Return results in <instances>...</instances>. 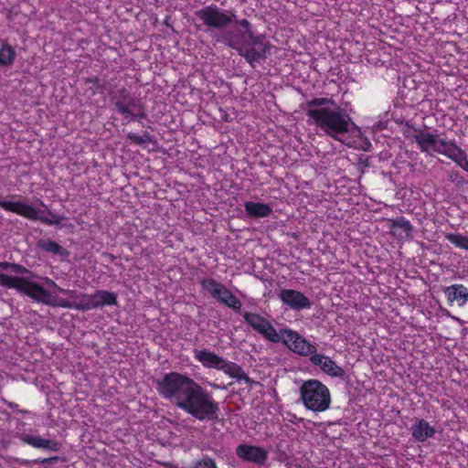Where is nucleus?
<instances>
[{
    "label": "nucleus",
    "mask_w": 468,
    "mask_h": 468,
    "mask_svg": "<svg viewBox=\"0 0 468 468\" xmlns=\"http://www.w3.org/2000/svg\"><path fill=\"white\" fill-rule=\"evenodd\" d=\"M159 395L199 421L218 422L219 405L212 394L186 374L171 371L157 380Z\"/></svg>",
    "instance_id": "f257e3e1"
},
{
    "label": "nucleus",
    "mask_w": 468,
    "mask_h": 468,
    "mask_svg": "<svg viewBox=\"0 0 468 468\" xmlns=\"http://www.w3.org/2000/svg\"><path fill=\"white\" fill-rule=\"evenodd\" d=\"M305 114L317 128L335 140H339V135L349 133L353 124L346 110L328 97H316L307 101Z\"/></svg>",
    "instance_id": "f03ea898"
},
{
    "label": "nucleus",
    "mask_w": 468,
    "mask_h": 468,
    "mask_svg": "<svg viewBox=\"0 0 468 468\" xmlns=\"http://www.w3.org/2000/svg\"><path fill=\"white\" fill-rule=\"evenodd\" d=\"M4 271H11L19 274L30 273L31 271L25 266L16 262L0 261V286L6 289H15L37 303L47 305L53 304L50 292L39 283L29 281L26 277L5 274Z\"/></svg>",
    "instance_id": "7ed1b4c3"
},
{
    "label": "nucleus",
    "mask_w": 468,
    "mask_h": 468,
    "mask_svg": "<svg viewBox=\"0 0 468 468\" xmlns=\"http://www.w3.org/2000/svg\"><path fill=\"white\" fill-rule=\"evenodd\" d=\"M415 134L413 139L421 153L430 154L431 150L442 154L454 162L460 168L468 173V156L455 141H447L437 133L426 132L423 129L412 127Z\"/></svg>",
    "instance_id": "20e7f679"
},
{
    "label": "nucleus",
    "mask_w": 468,
    "mask_h": 468,
    "mask_svg": "<svg viewBox=\"0 0 468 468\" xmlns=\"http://www.w3.org/2000/svg\"><path fill=\"white\" fill-rule=\"evenodd\" d=\"M196 16L208 27L221 29L227 27L234 20L244 29V34L253 44L261 45V37L255 36L250 22L244 18L236 20V14L229 10L220 9L215 5H207L195 12Z\"/></svg>",
    "instance_id": "39448f33"
},
{
    "label": "nucleus",
    "mask_w": 468,
    "mask_h": 468,
    "mask_svg": "<svg viewBox=\"0 0 468 468\" xmlns=\"http://www.w3.org/2000/svg\"><path fill=\"white\" fill-rule=\"evenodd\" d=\"M299 399L305 410L322 413L331 408L332 396L329 388L314 378L303 380L299 387Z\"/></svg>",
    "instance_id": "423d86ee"
},
{
    "label": "nucleus",
    "mask_w": 468,
    "mask_h": 468,
    "mask_svg": "<svg viewBox=\"0 0 468 468\" xmlns=\"http://www.w3.org/2000/svg\"><path fill=\"white\" fill-rule=\"evenodd\" d=\"M111 102L117 113L128 122H141L147 118L144 104L126 88L122 87L110 93Z\"/></svg>",
    "instance_id": "0eeeda50"
},
{
    "label": "nucleus",
    "mask_w": 468,
    "mask_h": 468,
    "mask_svg": "<svg viewBox=\"0 0 468 468\" xmlns=\"http://www.w3.org/2000/svg\"><path fill=\"white\" fill-rule=\"evenodd\" d=\"M0 207L5 211L12 212L21 216L27 219L33 221H40L48 226H58L65 219L63 216L48 210V215L44 216L43 212L29 204L21 201L0 200Z\"/></svg>",
    "instance_id": "6e6552de"
},
{
    "label": "nucleus",
    "mask_w": 468,
    "mask_h": 468,
    "mask_svg": "<svg viewBox=\"0 0 468 468\" xmlns=\"http://www.w3.org/2000/svg\"><path fill=\"white\" fill-rule=\"evenodd\" d=\"M283 333L285 334V338L282 344L293 353L301 356H309L310 358L317 351L315 345L310 343L298 332L285 329Z\"/></svg>",
    "instance_id": "1a4fd4ad"
},
{
    "label": "nucleus",
    "mask_w": 468,
    "mask_h": 468,
    "mask_svg": "<svg viewBox=\"0 0 468 468\" xmlns=\"http://www.w3.org/2000/svg\"><path fill=\"white\" fill-rule=\"evenodd\" d=\"M235 453L240 461L258 466L264 465L269 457V452L264 447L246 443L238 445Z\"/></svg>",
    "instance_id": "9d476101"
},
{
    "label": "nucleus",
    "mask_w": 468,
    "mask_h": 468,
    "mask_svg": "<svg viewBox=\"0 0 468 468\" xmlns=\"http://www.w3.org/2000/svg\"><path fill=\"white\" fill-rule=\"evenodd\" d=\"M88 301L84 305L77 306L80 311H89L97 309L103 306H116L118 305V295L106 290H96L91 295H85Z\"/></svg>",
    "instance_id": "9b49d317"
},
{
    "label": "nucleus",
    "mask_w": 468,
    "mask_h": 468,
    "mask_svg": "<svg viewBox=\"0 0 468 468\" xmlns=\"http://www.w3.org/2000/svg\"><path fill=\"white\" fill-rule=\"evenodd\" d=\"M279 299L282 304L292 310L301 311L312 307L311 300L302 292L293 289H282L278 293Z\"/></svg>",
    "instance_id": "f8f14e48"
},
{
    "label": "nucleus",
    "mask_w": 468,
    "mask_h": 468,
    "mask_svg": "<svg viewBox=\"0 0 468 468\" xmlns=\"http://www.w3.org/2000/svg\"><path fill=\"white\" fill-rule=\"evenodd\" d=\"M310 362L318 367L322 372L331 378H343L346 375L344 368L338 366L331 357L315 352L310 357Z\"/></svg>",
    "instance_id": "ddd939ff"
},
{
    "label": "nucleus",
    "mask_w": 468,
    "mask_h": 468,
    "mask_svg": "<svg viewBox=\"0 0 468 468\" xmlns=\"http://www.w3.org/2000/svg\"><path fill=\"white\" fill-rule=\"evenodd\" d=\"M443 293L450 306L456 303L459 307H463L468 303V288L462 283L444 287Z\"/></svg>",
    "instance_id": "4468645a"
},
{
    "label": "nucleus",
    "mask_w": 468,
    "mask_h": 468,
    "mask_svg": "<svg viewBox=\"0 0 468 468\" xmlns=\"http://www.w3.org/2000/svg\"><path fill=\"white\" fill-rule=\"evenodd\" d=\"M410 433L412 438L417 442H424L432 438L436 433L434 426L431 425L424 419H418L410 427Z\"/></svg>",
    "instance_id": "2eb2a0df"
},
{
    "label": "nucleus",
    "mask_w": 468,
    "mask_h": 468,
    "mask_svg": "<svg viewBox=\"0 0 468 468\" xmlns=\"http://www.w3.org/2000/svg\"><path fill=\"white\" fill-rule=\"evenodd\" d=\"M239 53L242 56L252 67L254 63L259 62L266 58V46L261 40V44H253L252 46L247 45L239 48Z\"/></svg>",
    "instance_id": "dca6fc26"
},
{
    "label": "nucleus",
    "mask_w": 468,
    "mask_h": 468,
    "mask_svg": "<svg viewBox=\"0 0 468 468\" xmlns=\"http://www.w3.org/2000/svg\"><path fill=\"white\" fill-rule=\"evenodd\" d=\"M20 440L25 444L30 445L36 449H47L51 452H58L61 447V444L55 440L43 439L38 436L23 434L20 436Z\"/></svg>",
    "instance_id": "f3484780"
},
{
    "label": "nucleus",
    "mask_w": 468,
    "mask_h": 468,
    "mask_svg": "<svg viewBox=\"0 0 468 468\" xmlns=\"http://www.w3.org/2000/svg\"><path fill=\"white\" fill-rule=\"evenodd\" d=\"M194 356L207 368L219 370L221 364L224 363L223 357L207 349L196 350Z\"/></svg>",
    "instance_id": "a211bd4d"
},
{
    "label": "nucleus",
    "mask_w": 468,
    "mask_h": 468,
    "mask_svg": "<svg viewBox=\"0 0 468 468\" xmlns=\"http://www.w3.org/2000/svg\"><path fill=\"white\" fill-rule=\"evenodd\" d=\"M390 234L398 239H408L411 235L412 226L405 218L388 219Z\"/></svg>",
    "instance_id": "6ab92c4d"
},
{
    "label": "nucleus",
    "mask_w": 468,
    "mask_h": 468,
    "mask_svg": "<svg viewBox=\"0 0 468 468\" xmlns=\"http://www.w3.org/2000/svg\"><path fill=\"white\" fill-rule=\"evenodd\" d=\"M244 208L247 216L251 218H268L272 213L271 207L261 202L246 201Z\"/></svg>",
    "instance_id": "aec40b11"
},
{
    "label": "nucleus",
    "mask_w": 468,
    "mask_h": 468,
    "mask_svg": "<svg viewBox=\"0 0 468 468\" xmlns=\"http://www.w3.org/2000/svg\"><path fill=\"white\" fill-rule=\"evenodd\" d=\"M219 370L237 380H245L246 382L250 381V378L243 368L234 362L224 359V363L221 364Z\"/></svg>",
    "instance_id": "412c9836"
},
{
    "label": "nucleus",
    "mask_w": 468,
    "mask_h": 468,
    "mask_svg": "<svg viewBox=\"0 0 468 468\" xmlns=\"http://www.w3.org/2000/svg\"><path fill=\"white\" fill-rule=\"evenodd\" d=\"M16 57L15 48L6 40L0 43V68H7L13 65Z\"/></svg>",
    "instance_id": "4be33fe9"
},
{
    "label": "nucleus",
    "mask_w": 468,
    "mask_h": 468,
    "mask_svg": "<svg viewBox=\"0 0 468 468\" xmlns=\"http://www.w3.org/2000/svg\"><path fill=\"white\" fill-rule=\"evenodd\" d=\"M286 328L281 329L279 332L275 329V327L271 324L270 321H268L267 324L264 326L262 331L260 333L266 340L271 343H283L285 338V334L283 331Z\"/></svg>",
    "instance_id": "5701e85b"
},
{
    "label": "nucleus",
    "mask_w": 468,
    "mask_h": 468,
    "mask_svg": "<svg viewBox=\"0 0 468 468\" xmlns=\"http://www.w3.org/2000/svg\"><path fill=\"white\" fill-rule=\"evenodd\" d=\"M244 321L257 333H261L264 326L267 324L268 320L264 318L262 315L251 313L245 312L243 314Z\"/></svg>",
    "instance_id": "b1692460"
},
{
    "label": "nucleus",
    "mask_w": 468,
    "mask_h": 468,
    "mask_svg": "<svg viewBox=\"0 0 468 468\" xmlns=\"http://www.w3.org/2000/svg\"><path fill=\"white\" fill-rule=\"evenodd\" d=\"M201 288L207 292L212 298H216L218 292H220V288L222 287L223 283L220 282H218L217 280L207 277L203 278L200 281Z\"/></svg>",
    "instance_id": "393cba45"
},
{
    "label": "nucleus",
    "mask_w": 468,
    "mask_h": 468,
    "mask_svg": "<svg viewBox=\"0 0 468 468\" xmlns=\"http://www.w3.org/2000/svg\"><path fill=\"white\" fill-rule=\"evenodd\" d=\"M38 246L45 251L51 252L55 255H58V256L68 255L67 250H65L58 243H57L56 241L51 240V239L41 240L38 242Z\"/></svg>",
    "instance_id": "a878e982"
},
{
    "label": "nucleus",
    "mask_w": 468,
    "mask_h": 468,
    "mask_svg": "<svg viewBox=\"0 0 468 468\" xmlns=\"http://www.w3.org/2000/svg\"><path fill=\"white\" fill-rule=\"evenodd\" d=\"M444 238L456 248L468 250V236H463L461 233H446Z\"/></svg>",
    "instance_id": "bb28decb"
},
{
    "label": "nucleus",
    "mask_w": 468,
    "mask_h": 468,
    "mask_svg": "<svg viewBox=\"0 0 468 468\" xmlns=\"http://www.w3.org/2000/svg\"><path fill=\"white\" fill-rule=\"evenodd\" d=\"M227 292L229 294L226 297V299H221V303L232 309L236 313H239L242 307L240 300L236 295H234L232 292Z\"/></svg>",
    "instance_id": "cd10ccee"
},
{
    "label": "nucleus",
    "mask_w": 468,
    "mask_h": 468,
    "mask_svg": "<svg viewBox=\"0 0 468 468\" xmlns=\"http://www.w3.org/2000/svg\"><path fill=\"white\" fill-rule=\"evenodd\" d=\"M190 468H218L215 460L207 455L196 460Z\"/></svg>",
    "instance_id": "c85d7f7f"
},
{
    "label": "nucleus",
    "mask_w": 468,
    "mask_h": 468,
    "mask_svg": "<svg viewBox=\"0 0 468 468\" xmlns=\"http://www.w3.org/2000/svg\"><path fill=\"white\" fill-rule=\"evenodd\" d=\"M44 282L48 287L54 288L55 291L59 293L66 294L70 297H73V295L75 294L74 291H70V290H67V289H63V288L59 287L52 279H50L48 277L44 278Z\"/></svg>",
    "instance_id": "c756f323"
},
{
    "label": "nucleus",
    "mask_w": 468,
    "mask_h": 468,
    "mask_svg": "<svg viewBox=\"0 0 468 468\" xmlns=\"http://www.w3.org/2000/svg\"><path fill=\"white\" fill-rule=\"evenodd\" d=\"M44 282L48 287L54 288L55 291L59 293L66 294L70 297H73V295L75 294L74 291H70V290H67V289H63V288L59 287L52 279H50L48 277L44 278Z\"/></svg>",
    "instance_id": "7c9ffc66"
},
{
    "label": "nucleus",
    "mask_w": 468,
    "mask_h": 468,
    "mask_svg": "<svg viewBox=\"0 0 468 468\" xmlns=\"http://www.w3.org/2000/svg\"><path fill=\"white\" fill-rule=\"evenodd\" d=\"M86 83L92 84V93L95 94L99 91H102L105 88V81L98 77H90L86 79Z\"/></svg>",
    "instance_id": "2f4dec72"
},
{
    "label": "nucleus",
    "mask_w": 468,
    "mask_h": 468,
    "mask_svg": "<svg viewBox=\"0 0 468 468\" xmlns=\"http://www.w3.org/2000/svg\"><path fill=\"white\" fill-rule=\"evenodd\" d=\"M52 305L53 306H59V307H62V308L75 309V310L80 311L79 308L76 307V306L84 305V303H75L69 302L68 300L60 299L58 303H55L53 301V304Z\"/></svg>",
    "instance_id": "473e14b6"
},
{
    "label": "nucleus",
    "mask_w": 468,
    "mask_h": 468,
    "mask_svg": "<svg viewBox=\"0 0 468 468\" xmlns=\"http://www.w3.org/2000/svg\"><path fill=\"white\" fill-rule=\"evenodd\" d=\"M127 138L131 140L133 144L138 145H143L144 144L141 134H137L131 132L128 133Z\"/></svg>",
    "instance_id": "72a5a7b5"
},
{
    "label": "nucleus",
    "mask_w": 468,
    "mask_h": 468,
    "mask_svg": "<svg viewBox=\"0 0 468 468\" xmlns=\"http://www.w3.org/2000/svg\"><path fill=\"white\" fill-rule=\"evenodd\" d=\"M227 292H231L229 289H228L224 284L222 285V287L220 288V292H218V294L217 295V297L215 298L218 303H221V299H226V297L229 294Z\"/></svg>",
    "instance_id": "f704fd0d"
},
{
    "label": "nucleus",
    "mask_w": 468,
    "mask_h": 468,
    "mask_svg": "<svg viewBox=\"0 0 468 468\" xmlns=\"http://www.w3.org/2000/svg\"><path fill=\"white\" fill-rule=\"evenodd\" d=\"M58 461V457L53 456V457H49V458H44V459L37 460V461H36V463L46 464V463H55Z\"/></svg>",
    "instance_id": "c9c22d12"
},
{
    "label": "nucleus",
    "mask_w": 468,
    "mask_h": 468,
    "mask_svg": "<svg viewBox=\"0 0 468 468\" xmlns=\"http://www.w3.org/2000/svg\"><path fill=\"white\" fill-rule=\"evenodd\" d=\"M144 140V143L149 142V143H154L153 136L148 132H144L143 134H141Z\"/></svg>",
    "instance_id": "e433bc0d"
},
{
    "label": "nucleus",
    "mask_w": 468,
    "mask_h": 468,
    "mask_svg": "<svg viewBox=\"0 0 468 468\" xmlns=\"http://www.w3.org/2000/svg\"><path fill=\"white\" fill-rule=\"evenodd\" d=\"M39 205L45 208H48L47 205L42 200L39 201Z\"/></svg>",
    "instance_id": "4c0bfd02"
}]
</instances>
